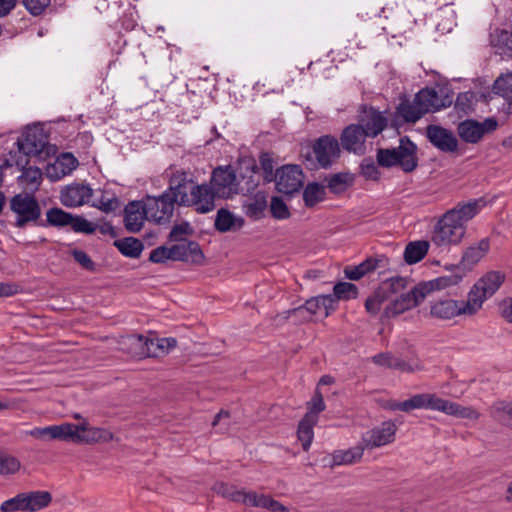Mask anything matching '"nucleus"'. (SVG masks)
<instances>
[{"mask_svg":"<svg viewBox=\"0 0 512 512\" xmlns=\"http://www.w3.org/2000/svg\"><path fill=\"white\" fill-rule=\"evenodd\" d=\"M484 207L482 199L460 202L438 221L431 236V244L439 249L458 245L466 233V224Z\"/></svg>","mask_w":512,"mask_h":512,"instance_id":"obj_1","label":"nucleus"},{"mask_svg":"<svg viewBox=\"0 0 512 512\" xmlns=\"http://www.w3.org/2000/svg\"><path fill=\"white\" fill-rule=\"evenodd\" d=\"M384 408L391 411L410 412L415 409L440 411L462 419L477 420L480 413L472 407L461 406L455 402L438 397L432 393L415 394L405 401L389 400Z\"/></svg>","mask_w":512,"mask_h":512,"instance_id":"obj_2","label":"nucleus"},{"mask_svg":"<svg viewBox=\"0 0 512 512\" xmlns=\"http://www.w3.org/2000/svg\"><path fill=\"white\" fill-rule=\"evenodd\" d=\"M339 141L332 135H323L313 142L311 150L302 152V157L310 169L330 168L340 157Z\"/></svg>","mask_w":512,"mask_h":512,"instance_id":"obj_3","label":"nucleus"},{"mask_svg":"<svg viewBox=\"0 0 512 512\" xmlns=\"http://www.w3.org/2000/svg\"><path fill=\"white\" fill-rule=\"evenodd\" d=\"M416 149V145L409 138L403 137L398 147L379 149L377 162L382 167L399 165L404 172H412L417 167Z\"/></svg>","mask_w":512,"mask_h":512,"instance_id":"obj_4","label":"nucleus"},{"mask_svg":"<svg viewBox=\"0 0 512 512\" xmlns=\"http://www.w3.org/2000/svg\"><path fill=\"white\" fill-rule=\"evenodd\" d=\"M48 226L64 228L69 226L76 233L93 234L96 225L82 216L72 215L61 208L53 207L46 212Z\"/></svg>","mask_w":512,"mask_h":512,"instance_id":"obj_5","label":"nucleus"},{"mask_svg":"<svg viewBox=\"0 0 512 512\" xmlns=\"http://www.w3.org/2000/svg\"><path fill=\"white\" fill-rule=\"evenodd\" d=\"M193 173L175 170L169 176L168 188L165 190L180 207H186L190 201L191 190L196 185Z\"/></svg>","mask_w":512,"mask_h":512,"instance_id":"obj_6","label":"nucleus"},{"mask_svg":"<svg viewBox=\"0 0 512 512\" xmlns=\"http://www.w3.org/2000/svg\"><path fill=\"white\" fill-rule=\"evenodd\" d=\"M210 186L218 198L229 199L240 194V181L231 166L218 167L213 170Z\"/></svg>","mask_w":512,"mask_h":512,"instance_id":"obj_7","label":"nucleus"},{"mask_svg":"<svg viewBox=\"0 0 512 512\" xmlns=\"http://www.w3.org/2000/svg\"><path fill=\"white\" fill-rule=\"evenodd\" d=\"M48 144V136L37 125L29 126L17 140L18 157L38 156Z\"/></svg>","mask_w":512,"mask_h":512,"instance_id":"obj_8","label":"nucleus"},{"mask_svg":"<svg viewBox=\"0 0 512 512\" xmlns=\"http://www.w3.org/2000/svg\"><path fill=\"white\" fill-rule=\"evenodd\" d=\"M145 204L148 210V220L156 224L170 223L177 206L166 191L159 196H148Z\"/></svg>","mask_w":512,"mask_h":512,"instance_id":"obj_9","label":"nucleus"},{"mask_svg":"<svg viewBox=\"0 0 512 512\" xmlns=\"http://www.w3.org/2000/svg\"><path fill=\"white\" fill-rule=\"evenodd\" d=\"M10 209L16 215L15 225L24 227L29 222H35L41 215L36 199L30 195L17 194L10 200Z\"/></svg>","mask_w":512,"mask_h":512,"instance_id":"obj_10","label":"nucleus"},{"mask_svg":"<svg viewBox=\"0 0 512 512\" xmlns=\"http://www.w3.org/2000/svg\"><path fill=\"white\" fill-rule=\"evenodd\" d=\"M497 127L498 122L494 117L486 118L482 122L474 119H466L458 124L457 132L464 142L476 144L480 142L486 134L494 132Z\"/></svg>","mask_w":512,"mask_h":512,"instance_id":"obj_11","label":"nucleus"},{"mask_svg":"<svg viewBox=\"0 0 512 512\" xmlns=\"http://www.w3.org/2000/svg\"><path fill=\"white\" fill-rule=\"evenodd\" d=\"M274 180L279 192L293 194L302 188L304 175L300 166L285 165L276 171Z\"/></svg>","mask_w":512,"mask_h":512,"instance_id":"obj_12","label":"nucleus"},{"mask_svg":"<svg viewBox=\"0 0 512 512\" xmlns=\"http://www.w3.org/2000/svg\"><path fill=\"white\" fill-rule=\"evenodd\" d=\"M425 299L423 288L420 285L413 287L405 293H401L398 297L393 299L384 309L386 317H395L400 315L417 305Z\"/></svg>","mask_w":512,"mask_h":512,"instance_id":"obj_13","label":"nucleus"},{"mask_svg":"<svg viewBox=\"0 0 512 512\" xmlns=\"http://www.w3.org/2000/svg\"><path fill=\"white\" fill-rule=\"evenodd\" d=\"M397 426L392 421H385L380 426L366 431L361 438L366 449H374L392 443Z\"/></svg>","mask_w":512,"mask_h":512,"instance_id":"obj_14","label":"nucleus"},{"mask_svg":"<svg viewBox=\"0 0 512 512\" xmlns=\"http://www.w3.org/2000/svg\"><path fill=\"white\" fill-rule=\"evenodd\" d=\"M190 201L186 207L193 208L199 214H206L216 207L215 199L218 198L209 184L203 183L194 186L190 193Z\"/></svg>","mask_w":512,"mask_h":512,"instance_id":"obj_15","label":"nucleus"},{"mask_svg":"<svg viewBox=\"0 0 512 512\" xmlns=\"http://www.w3.org/2000/svg\"><path fill=\"white\" fill-rule=\"evenodd\" d=\"M130 340L142 348L141 354L146 357H159L169 353L177 344L175 338H145L141 335L133 336Z\"/></svg>","mask_w":512,"mask_h":512,"instance_id":"obj_16","label":"nucleus"},{"mask_svg":"<svg viewBox=\"0 0 512 512\" xmlns=\"http://www.w3.org/2000/svg\"><path fill=\"white\" fill-rule=\"evenodd\" d=\"M416 96L425 110V114L444 109L452 103V98L446 94L443 89L424 88L421 89Z\"/></svg>","mask_w":512,"mask_h":512,"instance_id":"obj_17","label":"nucleus"},{"mask_svg":"<svg viewBox=\"0 0 512 512\" xmlns=\"http://www.w3.org/2000/svg\"><path fill=\"white\" fill-rule=\"evenodd\" d=\"M239 502L248 507L268 509L272 512H287L288 508L271 496L252 490L241 489Z\"/></svg>","mask_w":512,"mask_h":512,"instance_id":"obj_18","label":"nucleus"},{"mask_svg":"<svg viewBox=\"0 0 512 512\" xmlns=\"http://www.w3.org/2000/svg\"><path fill=\"white\" fill-rule=\"evenodd\" d=\"M368 136L357 124L348 125L341 133L340 140L344 150L363 155L365 153V141Z\"/></svg>","mask_w":512,"mask_h":512,"instance_id":"obj_19","label":"nucleus"},{"mask_svg":"<svg viewBox=\"0 0 512 512\" xmlns=\"http://www.w3.org/2000/svg\"><path fill=\"white\" fill-rule=\"evenodd\" d=\"M426 136L436 148L443 152H455L458 148V140L453 132L441 126H427Z\"/></svg>","mask_w":512,"mask_h":512,"instance_id":"obj_20","label":"nucleus"},{"mask_svg":"<svg viewBox=\"0 0 512 512\" xmlns=\"http://www.w3.org/2000/svg\"><path fill=\"white\" fill-rule=\"evenodd\" d=\"M124 225L126 230L137 233L143 227L145 220H148V210L145 201L129 202L124 209Z\"/></svg>","mask_w":512,"mask_h":512,"instance_id":"obj_21","label":"nucleus"},{"mask_svg":"<svg viewBox=\"0 0 512 512\" xmlns=\"http://www.w3.org/2000/svg\"><path fill=\"white\" fill-rule=\"evenodd\" d=\"M92 196V189L84 184H71L64 187L60 192V201L65 207H79L89 201Z\"/></svg>","mask_w":512,"mask_h":512,"instance_id":"obj_22","label":"nucleus"},{"mask_svg":"<svg viewBox=\"0 0 512 512\" xmlns=\"http://www.w3.org/2000/svg\"><path fill=\"white\" fill-rule=\"evenodd\" d=\"M171 260L199 264L204 255L199 244L195 241L183 240L171 246Z\"/></svg>","mask_w":512,"mask_h":512,"instance_id":"obj_23","label":"nucleus"},{"mask_svg":"<svg viewBox=\"0 0 512 512\" xmlns=\"http://www.w3.org/2000/svg\"><path fill=\"white\" fill-rule=\"evenodd\" d=\"M358 121L357 125L363 129L367 136L372 138L379 135L387 125L386 118L374 108H364Z\"/></svg>","mask_w":512,"mask_h":512,"instance_id":"obj_24","label":"nucleus"},{"mask_svg":"<svg viewBox=\"0 0 512 512\" xmlns=\"http://www.w3.org/2000/svg\"><path fill=\"white\" fill-rule=\"evenodd\" d=\"M78 166V160L71 153H62L53 163L46 167V176L51 181H58L71 174Z\"/></svg>","mask_w":512,"mask_h":512,"instance_id":"obj_25","label":"nucleus"},{"mask_svg":"<svg viewBox=\"0 0 512 512\" xmlns=\"http://www.w3.org/2000/svg\"><path fill=\"white\" fill-rule=\"evenodd\" d=\"M77 426L78 434L76 436V443L89 444L96 442H108L113 438V435L110 431L102 428L90 427L86 420Z\"/></svg>","mask_w":512,"mask_h":512,"instance_id":"obj_26","label":"nucleus"},{"mask_svg":"<svg viewBox=\"0 0 512 512\" xmlns=\"http://www.w3.org/2000/svg\"><path fill=\"white\" fill-rule=\"evenodd\" d=\"M489 249V238H483L478 243L470 245L462 254L460 266L464 269H472L488 253Z\"/></svg>","mask_w":512,"mask_h":512,"instance_id":"obj_27","label":"nucleus"},{"mask_svg":"<svg viewBox=\"0 0 512 512\" xmlns=\"http://www.w3.org/2000/svg\"><path fill=\"white\" fill-rule=\"evenodd\" d=\"M505 280V274L501 271H489L473 285L484 298L489 299L500 288Z\"/></svg>","mask_w":512,"mask_h":512,"instance_id":"obj_28","label":"nucleus"},{"mask_svg":"<svg viewBox=\"0 0 512 512\" xmlns=\"http://www.w3.org/2000/svg\"><path fill=\"white\" fill-rule=\"evenodd\" d=\"M430 316L439 320H450L461 316L458 300L446 298L438 299L430 303Z\"/></svg>","mask_w":512,"mask_h":512,"instance_id":"obj_29","label":"nucleus"},{"mask_svg":"<svg viewBox=\"0 0 512 512\" xmlns=\"http://www.w3.org/2000/svg\"><path fill=\"white\" fill-rule=\"evenodd\" d=\"M267 208V196L264 191H257L253 196L243 202V211L246 216L253 220L263 217Z\"/></svg>","mask_w":512,"mask_h":512,"instance_id":"obj_30","label":"nucleus"},{"mask_svg":"<svg viewBox=\"0 0 512 512\" xmlns=\"http://www.w3.org/2000/svg\"><path fill=\"white\" fill-rule=\"evenodd\" d=\"M304 304L310 316L323 312L324 316L328 317L335 311V297H331L330 294L311 297Z\"/></svg>","mask_w":512,"mask_h":512,"instance_id":"obj_31","label":"nucleus"},{"mask_svg":"<svg viewBox=\"0 0 512 512\" xmlns=\"http://www.w3.org/2000/svg\"><path fill=\"white\" fill-rule=\"evenodd\" d=\"M463 279V274L453 272L449 275L439 276L428 282L419 284L423 288L425 297L432 291L443 290L458 285Z\"/></svg>","mask_w":512,"mask_h":512,"instance_id":"obj_32","label":"nucleus"},{"mask_svg":"<svg viewBox=\"0 0 512 512\" xmlns=\"http://www.w3.org/2000/svg\"><path fill=\"white\" fill-rule=\"evenodd\" d=\"M397 114L402 117L405 122L415 123L425 115V110L415 95L413 100L405 98L400 102L397 107Z\"/></svg>","mask_w":512,"mask_h":512,"instance_id":"obj_33","label":"nucleus"},{"mask_svg":"<svg viewBox=\"0 0 512 512\" xmlns=\"http://www.w3.org/2000/svg\"><path fill=\"white\" fill-rule=\"evenodd\" d=\"M487 299L474 286L467 294L466 300H458L461 316H474L477 314Z\"/></svg>","mask_w":512,"mask_h":512,"instance_id":"obj_34","label":"nucleus"},{"mask_svg":"<svg viewBox=\"0 0 512 512\" xmlns=\"http://www.w3.org/2000/svg\"><path fill=\"white\" fill-rule=\"evenodd\" d=\"M366 447L362 443V441L347 450H336L332 454V461L334 465H351L359 462L362 457Z\"/></svg>","mask_w":512,"mask_h":512,"instance_id":"obj_35","label":"nucleus"},{"mask_svg":"<svg viewBox=\"0 0 512 512\" xmlns=\"http://www.w3.org/2000/svg\"><path fill=\"white\" fill-rule=\"evenodd\" d=\"M214 225L219 232L235 231L242 228L244 220L241 217H235L229 210L220 209L217 212Z\"/></svg>","mask_w":512,"mask_h":512,"instance_id":"obj_36","label":"nucleus"},{"mask_svg":"<svg viewBox=\"0 0 512 512\" xmlns=\"http://www.w3.org/2000/svg\"><path fill=\"white\" fill-rule=\"evenodd\" d=\"M15 164L22 170V174L20 176L22 182L26 185L32 186L33 188H37L42 181L43 173L41 169L34 166L26 167L28 159L25 157H18L15 160Z\"/></svg>","mask_w":512,"mask_h":512,"instance_id":"obj_37","label":"nucleus"},{"mask_svg":"<svg viewBox=\"0 0 512 512\" xmlns=\"http://www.w3.org/2000/svg\"><path fill=\"white\" fill-rule=\"evenodd\" d=\"M378 266V260L375 258H367L359 265L356 266H346L344 269L345 277L349 280L357 281L367 275L370 272H373Z\"/></svg>","mask_w":512,"mask_h":512,"instance_id":"obj_38","label":"nucleus"},{"mask_svg":"<svg viewBox=\"0 0 512 512\" xmlns=\"http://www.w3.org/2000/svg\"><path fill=\"white\" fill-rule=\"evenodd\" d=\"M491 44L495 53L501 56H512V33L506 30L497 31L491 37Z\"/></svg>","mask_w":512,"mask_h":512,"instance_id":"obj_39","label":"nucleus"},{"mask_svg":"<svg viewBox=\"0 0 512 512\" xmlns=\"http://www.w3.org/2000/svg\"><path fill=\"white\" fill-rule=\"evenodd\" d=\"M313 415H305L304 418L300 421L298 426V439L301 441L302 447L304 451H308L311 443L313 441L314 433L313 427L317 423L316 420L313 419Z\"/></svg>","mask_w":512,"mask_h":512,"instance_id":"obj_40","label":"nucleus"},{"mask_svg":"<svg viewBox=\"0 0 512 512\" xmlns=\"http://www.w3.org/2000/svg\"><path fill=\"white\" fill-rule=\"evenodd\" d=\"M430 243L428 241L410 242L404 251V259L408 264H415L421 261L429 250Z\"/></svg>","mask_w":512,"mask_h":512,"instance_id":"obj_41","label":"nucleus"},{"mask_svg":"<svg viewBox=\"0 0 512 512\" xmlns=\"http://www.w3.org/2000/svg\"><path fill=\"white\" fill-rule=\"evenodd\" d=\"M51 502V495L46 491L24 493L25 509L29 512L40 510Z\"/></svg>","mask_w":512,"mask_h":512,"instance_id":"obj_42","label":"nucleus"},{"mask_svg":"<svg viewBox=\"0 0 512 512\" xmlns=\"http://www.w3.org/2000/svg\"><path fill=\"white\" fill-rule=\"evenodd\" d=\"M257 169L256 164L253 163L246 167L245 173L240 174V194L251 193L259 185Z\"/></svg>","mask_w":512,"mask_h":512,"instance_id":"obj_43","label":"nucleus"},{"mask_svg":"<svg viewBox=\"0 0 512 512\" xmlns=\"http://www.w3.org/2000/svg\"><path fill=\"white\" fill-rule=\"evenodd\" d=\"M490 415L496 421L512 426V401H497L490 407Z\"/></svg>","mask_w":512,"mask_h":512,"instance_id":"obj_44","label":"nucleus"},{"mask_svg":"<svg viewBox=\"0 0 512 512\" xmlns=\"http://www.w3.org/2000/svg\"><path fill=\"white\" fill-rule=\"evenodd\" d=\"M354 183V176L351 173H336L329 177L327 187L334 194L345 192Z\"/></svg>","mask_w":512,"mask_h":512,"instance_id":"obj_45","label":"nucleus"},{"mask_svg":"<svg viewBox=\"0 0 512 512\" xmlns=\"http://www.w3.org/2000/svg\"><path fill=\"white\" fill-rule=\"evenodd\" d=\"M326 196V187L320 183H309L303 191V200L307 207H313L322 202Z\"/></svg>","mask_w":512,"mask_h":512,"instance_id":"obj_46","label":"nucleus"},{"mask_svg":"<svg viewBox=\"0 0 512 512\" xmlns=\"http://www.w3.org/2000/svg\"><path fill=\"white\" fill-rule=\"evenodd\" d=\"M116 246L124 256L130 258H138L144 249L143 243L134 237L118 240Z\"/></svg>","mask_w":512,"mask_h":512,"instance_id":"obj_47","label":"nucleus"},{"mask_svg":"<svg viewBox=\"0 0 512 512\" xmlns=\"http://www.w3.org/2000/svg\"><path fill=\"white\" fill-rule=\"evenodd\" d=\"M78 424L63 423L52 425V440L71 441L76 443Z\"/></svg>","mask_w":512,"mask_h":512,"instance_id":"obj_48","label":"nucleus"},{"mask_svg":"<svg viewBox=\"0 0 512 512\" xmlns=\"http://www.w3.org/2000/svg\"><path fill=\"white\" fill-rule=\"evenodd\" d=\"M290 318H294V323L298 324L309 321L312 318V316L309 315V312L307 309H305L304 304L297 308L289 309L287 311L282 312L281 314H278L275 320L278 323H283Z\"/></svg>","mask_w":512,"mask_h":512,"instance_id":"obj_49","label":"nucleus"},{"mask_svg":"<svg viewBox=\"0 0 512 512\" xmlns=\"http://www.w3.org/2000/svg\"><path fill=\"white\" fill-rule=\"evenodd\" d=\"M358 288L356 285L348 282H339L333 288V294L331 297H335V307L337 306L338 300H349L356 298Z\"/></svg>","mask_w":512,"mask_h":512,"instance_id":"obj_50","label":"nucleus"},{"mask_svg":"<svg viewBox=\"0 0 512 512\" xmlns=\"http://www.w3.org/2000/svg\"><path fill=\"white\" fill-rule=\"evenodd\" d=\"M407 287V280L403 277H392L382 283L379 290L387 298L390 294L404 293Z\"/></svg>","mask_w":512,"mask_h":512,"instance_id":"obj_51","label":"nucleus"},{"mask_svg":"<svg viewBox=\"0 0 512 512\" xmlns=\"http://www.w3.org/2000/svg\"><path fill=\"white\" fill-rule=\"evenodd\" d=\"M493 89L496 94L509 101L512 97V73L499 76L494 82Z\"/></svg>","mask_w":512,"mask_h":512,"instance_id":"obj_52","label":"nucleus"},{"mask_svg":"<svg viewBox=\"0 0 512 512\" xmlns=\"http://www.w3.org/2000/svg\"><path fill=\"white\" fill-rule=\"evenodd\" d=\"M213 490L215 491V493L224 498H227L236 503L239 502V498L241 496V489H237L235 486L219 482L213 486Z\"/></svg>","mask_w":512,"mask_h":512,"instance_id":"obj_53","label":"nucleus"},{"mask_svg":"<svg viewBox=\"0 0 512 512\" xmlns=\"http://www.w3.org/2000/svg\"><path fill=\"white\" fill-rule=\"evenodd\" d=\"M94 206L105 213H110L119 207V200L113 194L102 193L101 197L94 203Z\"/></svg>","mask_w":512,"mask_h":512,"instance_id":"obj_54","label":"nucleus"},{"mask_svg":"<svg viewBox=\"0 0 512 512\" xmlns=\"http://www.w3.org/2000/svg\"><path fill=\"white\" fill-rule=\"evenodd\" d=\"M270 211L274 218L284 220L290 217L286 203L280 197H273L270 203Z\"/></svg>","mask_w":512,"mask_h":512,"instance_id":"obj_55","label":"nucleus"},{"mask_svg":"<svg viewBox=\"0 0 512 512\" xmlns=\"http://www.w3.org/2000/svg\"><path fill=\"white\" fill-rule=\"evenodd\" d=\"M21 3L32 16H39L50 6L51 0H21Z\"/></svg>","mask_w":512,"mask_h":512,"instance_id":"obj_56","label":"nucleus"},{"mask_svg":"<svg viewBox=\"0 0 512 512\" xmlns=\"http://www.w3.org/2000/svg\"><path fill=\"white\" fill-rule=\"evenodd\" d=\"M0 509L2 512L26 511L24 503V493H20L15 497L4 501L1 504Z\"/></svg>","mask_w":512,"mask_h":512,"instance_id":"obj_57","label":"nucleus"},{"mask_svg":"<svg viewBox=\"0 0 512 512\" xmlns=\"http://www.w3.org/2000/svg\"><path fill=\"white\" fill-rule=\"evenodd\" d=\"M361 174L368 180H378L380 178V171L377 165L371 158H364L360 165Z\"/></svg>","mask_w":512,"mask_h":512,"instance_id":"obj_58","label":"nucleus"},{"mask_svg":"<svg viewBox=\"0 0 512 512\" xmlns=\"http://www.w3.org/2000/svg\"><path fill=\"white\" fill-rule=\"evenodd\" d=\"M325 403L322 394L316 390L312 399L308 402L309 411L305 415H313V419L318 421V414L325 410Z\"/></svg>","mask_w":512,"mask_h":512,"instance_id":"obj_59","label":"nucleus"},{"mask_svg":"<svg viewBox=\"0 0 512 512\" xmlns=\"http://www.w3.org/2000/svg\"><path fill=\"white\" fill-rule=\"evenodd\" d=\"M474 100L475 95L472 91L460 93L456 98L455 107L458 110L467 113L472 110Z\"/></svg>","mask_w":512,"mask_h":512,"instance_id":"obj_60","label":"nucleus"},{"mask_svg":"<svg viewBox=\"0 0 512 512\" xmlns=\"http://www.w3.org/2000/svg\"><path fill=\"white\" fill-rule=\"evenodd\" d=\"M20 468V462L13 456L0 454V474H13Z\"/></svg>","mask_w":512,"mask_h":512,"instance_id":"obj_61","label":"nucleus"},{"mask_svg":"<svg viewBox=\"0 0 512 512\" xmlns=\"http://www.w3.org/2000/svg\"><path fill=\"white\" fill-rule=\"evenodd\" d=\"M74 260L84 269L88 271H95L96 265L90 256L83 250L75 249L71 252Z\"/></svg>","mask_w":512,"mask_h":512,"instance_id":"obj_62","label":"nucleus"},{"mask_svg":"<svg viewBox=\"0 0 512 512\" xmlns=\"http://www.w3.org/2000/svg\"><path fill=\"white\" fill-rule=\"evenodd\" d=\"M259 162L261 169L263 170L266 181H272L275 177L273 174L274 171V162L269 153H262L259 157Z\"/></svg>","mask_w":512,"mask_h":512,"instance_id":"obj_63","label":"nucleus"},{"mask_svg":"<svg viewBox=\"0 0 512 512\" xmlns=\"http://www.w3.org/2000/svg\"><path fill=\"white\" fill-rule=\"evenodd\" d=\"M386 297L382 294L380 290L375 292V294L369 297L365 302V308L367 312L370 314H377L381 309V304Z\"/></svg>","mask_w":512,"mask_h":512,"instance_id":"obj_64","label":"nucleus"}]
</instances>
